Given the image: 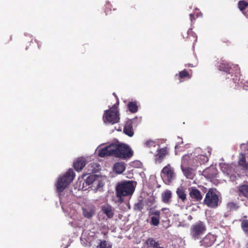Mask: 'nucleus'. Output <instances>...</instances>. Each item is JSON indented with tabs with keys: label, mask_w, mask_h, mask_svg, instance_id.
Segmentation results:
<instances>
[{
	"label": "nucleus",
	"mask_w": 248,
	"mask_h": 248,
	"mask_svg": "<svg viewBox=\"0 0 248 248\" xmlns=\"http://www.w3.org/2000/svg\"><path fill=\"white\" fill-rule=\"evenodd\" d=\"M135 190L133 182L130 181H125L119 183L116 187V194L119 201L122 202V198L125 196H131Z\"/></svg>",
	"instance_id": "obj_1"
},
{
	"label": "nucleus",
	"mask_w": 248,
	"mask_h": 248,
	"mask_svg": "<svg viewBox=\"0 0 248 248\" xmlns=\"http://www.w3.org/2000/svg\"><path fill=\"white\" fill-rule=\"evenodd\" d=\"M75 174L72 169H69L65 174L60 176L56 184L57 191L62 192L73 181Z\"/></svg>",
	"instance_id": "obj_2"
},
{
	"label": "nucleus",
	"mask_w": 248,
	"mask_h": 248,
	"mask_svg": "<svg viewBox=\"0 0 248 248\" xmlns=\"http://www.w3.org/2000/svg\"><path fill=\"white\" fill-rule=\"evenodd\" d=\"M206 226L205 224L201 221L193 224L190 229V235L191 238L195 240L200 239L205 233Z\"/></svg>",
	"instance_id": "obj_3"
},
{
	"label": "nucleus",
	"mask_w": 248,
	"mask_h": 248,
	"mask_svg": "<svg viewBox=\"0 0 248 248\" xmlns=\"http://www.w3.org/2000/svg\"><path fill=\"white\" fill-rule=\"evenodd\" d=\"M103 119L105 124H113L118 123L120 119L119 114L116 108L112 107L104 111Z\"/></svg>",
	"instance_id": "obj_4"
},
{
	"label": "nucleus",
	"mask_w": 248,
	"mask_h": 248,
	"mask_svg": "<svg viewBox=\"0 0 248 248\" xmlns=\"http://www.w3.org/2000/svg\"><path fill=\"white\" fill-rule=\"evenodd\" d=\"M238 164L244 170L248 171V142L240 145Z\"/></svg>",
	"instance_id": "obj_5"
},
{
	"label": "nucleus",
	"mask_w": 248,
	"mask_h": 248,
	"mask_svg": "<svg viewBox=\"0 0 248 248\" xmlns=\"http://www.w3.org/2000/svg\"><path fill=\"white\" fill-rule=\"evenodd\" d=\"M218 201V196L217 190L216 189H210L204 198V203L209 207L215 208L217 206Z\"/></svg>",
	"instance_id": "obj_6"
},
{
	"label": "nucleus",
	"mask_w": 248,
	"mask_h": 248,
	"mask_svg": "<svg viewBox=\"0 0 248 248\" xmlns=\"http://www.w3.org/2000/svg\"><path fill=\"white\" fill-rule=\"evenodd\" d=\"M114 156L122 158H130L133 155V152L126 144H115Z\"/></svg>",
	"instance_id": "obj_7"
},
{
	"label": "nucleus",
	"mask_w": 248,
	"mask_h": 248,
	"mask_svg": "<svg viewBox=\"0 0 248 248\" xmlns=\"http://www.w3.org/2000/svg\"><path fill=\"white\" fill-rule=\"evenodd\" d=\"M219 166L223 173L228 176L232 181H234L240 177L235 170L234 165L226 163H220Z\"/></svg>",
	"instance_id": "obj_8"
},
{
	"label": "nucleus",
	"mask_w": 248,
	"mask_h": 248,
	"mask_svg": "<svg viewBox=\"0 0 248 248\" xmlns=\"http://www.w3.org/2000/svg\"><path fill=\"white\" fill-rule=\"evenodd\" d=\"M161 176L164 183L169 185L174 181L176 177L174 169L168 164L163 168L161 172Z\"/></svg>",
	"instance_id": "obj_9"
},
{
	"label": "nucleus",
	"mask_w": 248,
	"mask_h": 248,
	"mask_svg": "<svg viewBox=\"0 0 248 248\" xmlns=\"http://www.w3.org/2000/svg\"><path fill=\"white\" fill-rule=\"evenodd\" d=\"M94 232L90 231H84L80 237V240L84 246L90 247L93 239Z\"/></svg>",
	"instance_id": "obj_10"
},
{
	"label": "nucleus",
	"mask_w": 248,
	"mask_h": 248,
	"mask_svg": "<svg viewBox=\"0 0 248 248\" xmlns=\"http://www.w3.org/2000/svg\"><path fill=\"white\" fill-rule=\"evenodd\" d=\"M114 144H110L99 150L98 155L100 157H104L107 156L114 155L115 149Z\"/></svg>",
	"instance_id": "obj_11"
},
{
	"label": "nucleus",
	"mask_w": 248,
	"mask_h": 248,
	"mask_svg": "<svg viewBox=\"0 0 248 248\" xmlns=\"http://www.w3.org/2000/svg\"><path fill=\"white\" fill-rule=\"evenodd\" d=\"M216 240L215 235L208 233L200 241L201 246L206 248L210 247L214 244Z\"/></svg>",
	"instance_id": "obj_12"
},
{
	"label": "nucleus",
	"mask_w": 248,
	"mask_h": 248,
	"mask_svg": "<svg viewBox=\"0 0 248 248\" xmlns=\"http://www.w3.org/2000/svg\"><path fill=\"white\" fill-rule=\"evenodd\" d=\"M189 196L192 201L200 202L202 199V196L201 192L196 188L191 187L189 188Z\"/></svg>",
	"instance_id": "obj_13"
},
{
	"label": "nucleus",
	"mask_w": 248,
	"mask_h": 248,
	"mask_svg": "<svg viewBox=\"0 0 248 248\" xmlns=\"http://www.w3.org/2000/svg\"><path fill=\"white\" fill-rule=\"evenodd\" d=\"M137 119V118H135L133 120H129L127 121L124 129V133L130 137H132L134 135L133 124Z\"/></svg>",
	"instance_id": "obj_14"
},
{
	"label": "nucleus",
	"mask_w": 248,
	"mask_h": 248,
	"mask_svg": "<svg viewBox=\"0 0 248 248\" xmlns=\"http://www.w3.org/2000/svg\"><path fill=\"white\" fill-rule=\"evenodd\" d=\"M101 210L108 218H112L115 213L114 207L108 204H105L101 206Z\"/></svg>",
	"instance_id": "obj_15"
},
{
	"label": "nucleus",
	"mask_w": 248,
	"mask_h": 248,
	"mask_svg": "<svg viewBox=\"0 0 248 248\" xmlns=\"http://www.w3.org/2000/svg\"><path fill=\"white\" fill-rule=\"evenodd\" d=\"M195 156L196 153L195 152L184 155L182 158L181 167H184L185 166L194 163L193 160Z\"/></svg>",
	"instance_id": "obj_16"
},
{
	"label": "nucleus",
	"mask_w": 248,
	"mask_h": 248,
	"mask_svg": "<svg viewBox=\"0 0 248 248\" xmlns=\"http://www.w3.org/2000/svg\"><path fill=\"white\" fill-rule=\"evenodd\" d=\"M179 203H185L187 201L186 193L185 188L182 186L178 187L176 190Z\"/></svg>",
	"instance_id": "obj_17"
},
{
	"label": "nucleus",
	"mask_w": 248,
	"mask_h": 248,
	"mask_svg": "<svg viewBox=\"0 0 248 248\" xmlns=\"http://www.w3.org/2000/svg\"><path fill=\"white\" fill-rule=\"evenodd\" d=\"M83 214L84 216L88 218H91L94 214L95 207L91 205L90 206H85L82 208Z\"/></svg>",
	"instance_id": "obj_18"
},
{
	"label": "nucleus",
	"mask_w": 248,
	"mask_h": 248,
	"mask_svg": "<svg viewBox=\"0 0 248 248\" xmlns=\"http://www.w3.org/2000/svg\"><path fill=\"white\" fill-rule=\"evenodd\" d=\"M152 215L154 216L151 217L150 224L155 226H157L159 224L160 216L161 215V211L159 210L153 211L151 212Z\"/></svg>",
	"instance_id": "obj_19"
},
{
	"label": "nucleus",
	"mask_w": 248,
	"mask_h": 248,
	"mask_svg": "<svg viewBox=\"0 0 248 248\" xmlns=\"http://www.w3.org/2000/svg\"><path fill=\"white\" fill-rule=\"evenodd\" d=\"M86 165V160L85 158H78L77 161L74 163V167L75 169L79 171L81 170Z\"/></svg>",
	"instance_id": "obj_20"
},
{
	"label": "nucleus",
	"mask_w": 248,
	"mask_h": 248,
	"mask_svg": "<svg viewBox=\"0 0 248 248\" xmlns=\"http://www.w3.org/2000/svg\"><path fill=\"white\" fill-rule=\"evenodd\" d=\"M185 176L188 179H192L195 176L194 171L190 168L181 167Z\"/></svg>",
	"instance_id": "obj_21"
},
{
	"label": "nucleus",
	"mask_w": 248,
	"mask_h": 248,
	"mask_svg": "<svg viewBox=\"0 0 248 248\" xmlns=\"http://www.w3.org/2000/svg\"><path fill=\"white\" fill-rule=\"evenodd\" d=\"M219 70L223 71L226 73L231 74L232 71V66L230 64L226 62H222L219 65Z\"/></svg>",
	"instance_id": "obj_22"
},
{
	"label": "nucleus",
	"mask_w": 248,
	"mask_h": 248,
	"mask_svg": "<svg viewBox=\"0 0 248 248\" xmlns=\"http://www.w3.org/2000/svg\"><path fill=\"white\" fill-rule=\"evenodd\" d=\"M125 169V165L124 162H117L114 164V170L118 174L122 173Z\"/></svg>",
	"instance_id": "obj_23"
},
{
	"label": "nucleus",
	"mask_w": 248,
	"mask_h": 248,
	"mask_svg": "<svg viewBox=\"0 0 248 248\" xmlns=\"http://www.w3.org/2000/svg\"><path fill=\"white\" fill-rule=\"evenodd\" d=\"M89 173H93L100 170V166L96 163H91L88 166Z\"/></svg>",
	"instance_id": "obj_24"
},
{
	"label": "nucleus",
	"mask_w": 248,
	"mask_h": 248,
	"mask_svg": "<svg viewBox=\"0 0 248 248\" xmlns=\"http://www.w3.org/2000/svg\"><path fill=\"white\" fill-rule=\"evenodd\" d=\"M162 200L164 203H168L171 198V192L169 190H166L161 195Z\"/></svg>",
	"instance_id": "obj_25"
},
{
	"label": "nucleus",
	"mask_w": 248,
	"mask_h": 248,
	"mask_svg": "<svg viewBox=\"0 0 248 248\" xmlns=\"http://www.w3.org/2000/svg\"><path fill=\"white\" fill-rule=\"evenodd\" d=\"M157 152L158 153L156 155V159L159 160L160 161L163 159V158L168 153L167 148H166L157 150Z\"/></svg>",
	"instance_id": "obj_26"
},
{
	"label": "nucleus",
	"mask_w": 248,
	"mask_h": 248,
	"mask_svg": "<svg viewBox=\"0 0 248 248\" xmlns=\"http://www.w3.org/2000/svg\"><path fill=\"white\" fill-rule=\"evenodd\" d=\"M194 159L199 162L200 164L204 163L208 160V158L207 155H197L196 153V156H195Z\"/></svg>",
	"instance_id": "obj_27"
},
{
	"label": "nucleus",
	"mask_w": 248,
	"mask_h": 248,
	"mask_svg": "<svg viewBox=\"0 0 248 248\" xmlns=\"http://www.w3.org/2000/svg\"><path fill=\"white\" fill-rule=\"evenodd\" d=\"M98 176L95 174H92L88 176L85 180V182L86 185L89 186L93 184V186L95 183V181L97 180Z\"/></svg>",
	"instance_id": "obj_28"
},
{
	"label": "nucleus",
	"mask_w": 248,
	"mask_h": 248,
	"mask_svg": "<svg viewBox=\"0 0 248 248\" xmlns=\"http://www.w3.org/2000/svg\"><path fill=\"white\" fill-rule=\"evenodd\" d=\"M129 110L131 113H135L138 111V107L136 102H130L127 105Z\"/></svg>",
	"instance_id": "obj_29"
},
{
	"label": "nucleus",
	"mask_w": 248,
	"mask_h": 248,
	"mask_svg": "<svg viewBox=\"0 0 248 248\" xmlns=\"http://www.w3.org/2000/svg\"><path fill=\"white\" fill-rule=\"evenodd\" d=\"M240 192L246 197L248 198V186L243 185L239 188Z\"/></svg>",
	"instance_id": "obj_30"
},
{
	"label": "nucleus",
	"mask_w": 248,
	"mask_h": 248,
	"mask_svg": "<svg viewBox=\"0 0 248 248\" xmlns=\"http://www.w3.org/2000/svg\"><path fill=\"white\" fill-rule=\"evenodd\" d=\"M104 186V183L103 182L99 180V177H98L97 180L95 181V183L93 185V187H95V190L97 191L100 189V188Z\"/></svg>",
	"instance_id": "obj_31"
},
{
	"label": "nucleus",
	"mask_w": 248,
	"mask_h": 248,
	"mask_svg": "<svg viewBox=\"0 0 248 248\" xmlns=\"http://www.w3.org/2000/svg\"><path fill=\"white\" fill-rule=\"evenodd\" d=\"M248 6V3L245 1H240L238 2V8L241 11H243Z\"/></svg>",
	"instance_id": "obj_32"
},
{
	"label": "nucleus",
	"mask_w": 248,
	"mask_h": 248,
	"mask_svg": "<svg viewBox=\"0 0 248 248\" xmlns=\"http://www.w3.org/2000/svg\"><path fill=\"white\" fill-rule=\"evenodd\" d=\"M179 78H184L186 77H188V78H190L189 73L186 70H184L183 71L180 72L179 73Z\"/></svg>",
	"instance_id": "obj_33"
},
{
	"label": "nucleus",
	"mask_w": 248,
	"mask_h": 248,
	"mask_svg": "<svg viewBox=\"0 0 248 248\" xmlns=\"http://www.w3.org/2000/svg\"><path fill=\"white\" fill-rule=\"evenodd\" d=\"M227 207L230 210H235L238 208V206L233 202H229L227 204Z\"/></svg>",
	"instance_id": "obj_34"
},
{
	"label": "nucleus",
	"mask_w": 248,
	"mask_h": 248,
	"mask_svg": "<svg viewBox=\"0 0 248 248\" xmlns=\"http://www.w3.org/2000/svg\"><path fill=\"white\" fill-rule=\"evenodd\" d=\"M235 78H233L232 80L234 83L237 84L239 86H242V81L241 80L240 78L238 77L237 76H235Z\"/></svg>",
	"instance_id": "obj_35"
},
{
	"label": "nucleus",
	"mask_w": 248,
	"mask_h": 248,
	"mask_svg": "<svg viewBox=\"0 0 248 248\" xmlns=\"http://www.w3.org/2000/svg\"><path fill=\"white\" fill-rule=\"evenodd\" d=\"M96 248H110V246L108 245L105 241H101Z\"/></svg>",
	"instance_id": "obj_36"
},
{
	"label": "nucleus",
	"mask_w": 248,
	"mask_h": 248,
	"mask_svg": "<svg viewBox=\"0 0 248 248\" xmlns=\"http://www.w3.org/2000/svg\"><path fill=\"white\" fill-rule=\"evenodd\" d=\"M148 241L150 242V245L153 246V248H162V247H160L154 239H149Z\"/></svg>",
	"instance_id": "obj_37"
},
{
	"label": "nucleus",
	"mask_w": 248,
	"mask_h": 248,
	"mask_svg": "<svg viewBox=\"0 0 248 248\" xmlns=\"http://www.w3.org/2000/svg\"><path fill=\"white\" fill-rule=\"evenodd\" d=\"M161 212L165 215L166 217H170V212L169 208H163L161 210Z\"/></svg>",
	"instance_id": "obj_38"
},
{
	"label": "nucleus",
	"mask_w": 248,
	"mask_h": 248,
	"mask_svg": "<svg viewBox=\"0 0 248 248\" xmlns=\"http://www.w3.org/2000/svg\"><path fill=\"white\" fill-rule=\"evenodd\" d=\"M241 226L244 231H248L247 229L248 228V220H244L241 223Z\"/></svg>",
	"instance_id": "obj_39"
},
{
	"label": "nucleus",
	"mask_w": 248,
	"mask_h": 248,
	"mask_svg": "<svg viewBox=\"0 0 248 248\" xmlns=\"http://www.w3.org/2000/svg\"><path fill=\"white\" fill-rule=\"evenodd\" d=\"M143 208V205L141 202H139L136 203L134 205V209L135 210H141Z\"/></svg>",
	"instance_id": "obj_40"
},
{
	"label": "nucleus",
	"mask_w": 248,
	"mask_h": 248,
	"mask_svg": "<svg viewBox=\"0 0 248 248\" xmlns=\"http://www.w3.org/2000/svg\"><path fill=\"white\" fill-rule=\"evenodd\" d=\"M145 145L147 147H149L150 146H155V143L152 140H147L145 142Z\"/></svg>",
	"instance_id": "obj_41"
},
{
	"label": "nucleus",
	"mask_w": 248,
	"mask_h": 248,
	"mask_svg": "<svg viewBox=\"0 0 248 248\" xmlns=\"http://www.w3.org/2000/svg\"><path fill=\"white\" fill-rule=\"evenodd\" d=\"M178 140H179V141H178L176 144V145H175V149H177L179 148L180 145L181 144H182L183 143V141H182V140L181 138H180L179 137L178 138Z\"/></svg>",
	"instance_id": "obj_42"
},
{
	"label": "nucleus",
	"mask_w": 248,
	"mask_h": 248,
	"mask_svg": "<svg viewBox=\"0 0 248 248\" xmlns=\"http://www.w3.org/2000/svg\"><path fill=\"white\" fill-rule=\"evenodd\" d=\"M233 68L235 69V74H238V71L239 70V68L238 67V65H234L233 66Z\"/></svg>",
	"instance_id": "obj_43"
},
{
	"label": "nucleus",
	"mask_w": 248,
	"mask_h": 248,
	"mask_svg": "<svg viewBox=\"0 0 248 248\" xmlns=\"http://www.w3.org/2000/svg\"><path fill=\"white\" fill-rule=\"evenodd\" d=\"M189 16H190L191 21L192 22V21H193V17L194 16V14H190Z\"/></svg>",
	"instance_id": "obj_44"
},
{
	"label": "nucleus",
	"mask_w": 248,
	"mask_h": 248,
	"mask_svg": "<svg viewBox=\"0 0 248 248\" xmlns=\"http://www.w3.org/2000/svg\"><path fill=\"white\" fill-rule=\"evenodd\" d=\"M201 15H202L201 13H200V14L197 13V17H199L200 16H201Z\"/></svg>",
	"instance_id": "obj_45"
},
{
	"label": "nucleus",
	"mask_w": 248,
	"mask_h": 248,
	"mask_svg": "<svg viewBox=\"0 0 248 248\" xmlns=\"http://www.w3.org/2000/svg\"><path fill=\"white\" fill-rule=\"evenodd\" d=\"M69 224H70L72 226H75V225L73 224V222H70Z\"/></svg>",
	"instance_id": "obj_46"
},
{
	"label": "nucleus",
	"mask_w": 248,
	"mask_h": 248,
	"mask_svg": "<svg viewBox=\"0 0 248 248\" xmlns=\"http://www.w3.org/2000/svg\"><path fill=\"white\" fill-rule=\"evenodd\" d=\"M200 150H201V149L200 148H197V149H196V151H197V152H199Z\"/></svg>",
	"instance_id": "obj_47"
},
{
	"label": "nucleus",
	"mask_w": 248,
	"mask_h": 248,
	"mask_svg": "<svg viewBox=\"0 0 248 248\" xmlns=\"http://www.w3.org/2000/svg\"><path fill=\"white\" fill-rule=\"evenodd\" d=\"M246 247H247V248H248V243H247Z\"/></svg>",
	"instance_id": "obj_48"
},
{
	"label": "nucleus",
	"mask_w": 248,
	"mask_h": 248,
	"mask_svg": "<svg viewBox=\"0 0 248 248\" xmlns=\"http://www.w3.org/2000/svg\"><path fill=\"white\" fill-rule=\"evenodd\" d=\"M189 66H192V64H189Z\"/></svg>",
	"instance_id": "obj_49"
},
{
	"label": "nucleus",
	"mask_w": 248,
	"mask_h": 248,
	"mask_svg": "<svg viewBox=\"0 0 248 248\" xmlns=\"http://www.w3.org/2000/svg\"><path fill=\"white\" fill-rule=\"evenodd\" d=\"M68 247V246H67L66 247H65L64 248H67Z\"/></svg>",
	"instance_id": "obj_50"
}]
</instances>
